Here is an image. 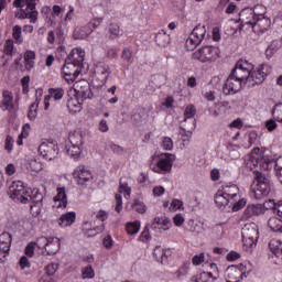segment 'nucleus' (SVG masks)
<instances>
[{
    "label": "nucleus",
    "mask_w": 282,
    "mask_h": 282,
    "mask_svg": "<svg viewBox=\"0 0 282 282\" xmlns=\"http://www.w3.org/2000/svg\"><path fill=\"white\" fill-rule=\"evenodd\" d=\"M8 195L13 202L18 204H30L31 210L39 212L43 206V194L37 189H31L25 187V184L21 181H13L9 186Z\"/></svg>",
    "instance_id": "nucleus-1"
},
{
    "label": "nucleus",
    "mask_w": 282,
    "mask_h": 282,
    "mask_svg": "<svg viewBox=\"0 0 282 282\" xmlns=\"http://www.w3.org/2000/svg\"><path fill=\"white\" fill-rule=\"evenodd\" d=\"M215 204L220 210L229 206L234 213H237V210H241L246 206V198H241L237 185H227L216 193Z\"/></svg>",
    "instance_id": "nucleus-2"
},
{
    "label": "nucleus",
    "mask_w": 282,
    "mask_h": 282,
    "mask_svg": "<svg viewBox=\"0 0 282 282\" xmlns=\"http://www.w3.org/2000/svg\"><path fill=\"white\" fill-rule=\"evenodd\" d=\"M272 193V184L261 172L256 173V181L251 185L250 197L252 199H263Z\"/></svg>",
    "instance_id": "nucleus-3"
},
{
    "label": "nucleus",
    "mask_w": 282,
    "mask_h": 282,
    "mask_svg": "<svg viewBox=\"0 0 282 282\" xmlns=\"http://www.w3.org/2000/svg\"><path fill=\"white\" fill-rule=\"evenodd\" d=\"M66 151L74 160H78L83 155V151H85V135L82 131H74L69 134Z\"/></svg>",
    "instance_id": "nucleus-4"
},
{
    "label": "nucleus",
    "mask_w": 282,
    "mask_h": 282,
    "mask_svg": "<svg viewBox=\"0 0 282 282\" xmlns=\"http://www.w3.org/2000/svg\"><path fill=\"white\" fill-rule=\"evenodd\" d=\"M14 8H20L19 19H29L30 23L39 21V11L36 10V0H14Z\"/></svg>",
    "instance_id": "nucleus-5"
},
{
    "label": "nucleus",
    "mask_w": 282,
    "mask_h": 282,
    "mask_svg": "<svg viewBox=\"0 0 282 282\" xmlns=\"http://www.w3.org/2000/svg\"><path fill=\"white\" fill-rule=\"evenodd\" d=\"M194 61L199 63H215L219 58V47L206 45L193 53Z\"/></svg>",
    "instance_id": "nucleus-6"
},
{
    "label": "nucleus",
    "mask_w": 282,
    "mask_h": 282,
    "mask_svg": "<svg viewBox=\"0 0 282 282\" xmlns=\"http://www.w3.org/2000/svg\"><path fill=\"white\" fill-rule=\"evenodd\" d=\"M272 74V66L270 64H261L251 72H249V84L248 87H254V85H261L268 76Z\"/></svg>",
    "instance_id": "nucleus-7"
},
{
    "label": "nucleus",
    "mask_w": 282,
    "mask_h": 282,
    "mask_svg": "<svg viewBox=\"0 0 282 282\" xmlns=\"http://www.w3.org/2000/svg\"><path fill=\"white\" fill-rule=\"evenodd\" d=\"M252 63L248 62L247 59H240L230 74L240 80L242 85H249L250 72H252Z\"/></svg>",
    "instance_id": "nucleus-8"
},
{
    "label": "nucleus",
    "mask_w": 282,
    "mask_h": 282,
    "mask_svg": "<svg viewBox=\"0 0 282 282\" xmlns=\"http://www.w3.org/2000/svg\"><path fill=\"white\" fill-rule=\"evenodd\" d=\"M242 242L246 248H253L259 241V227L254 223L246 224L241 229Z\"/></svg>",
    "instance_id": "nucleus-9"
},
{
    "label": "nucleus",
    "mask_w": 282,
    "mask_h": 282,
    "mask_svg": "<svg viewBox=\"0 0 282 282\" xmlns=\"http://www.w3.org/2000/svg\"><path fill=\"white\" fill-rule=\"evenodd\" d=\"M174 162H175V154L163 153L161 154L156 164L153 165L152 171L154 173H159V175H166V173H171Z\"/></svg>",
    "instance_id": "nucleus-10"
},
{
    "label": "nucleus",
    "mask_w": 282,
    "mask_h": 282,
    "mask_svg": "<svg viewBox=\"0 0 282 282\" xmlns=\"http://www.w3.org/2000/svg\"><path fill=\"white\" fill-rule=\"evenodd\" d=\"M205 36L206 26L202 24L196 25L185 42V46L187 47L188 52H193L197 45H200Z\"/></svg>",
    "instance_id": "nucleus-11"
},
{
    "label": "nucleus",
    "mask_w": 282,
    "mask_h": 282,
    "mask_svg": "<svg viewBox=\"0 0 282 282\" xmlns=\"http://www.w3.org/2000/svg\"><path fill=\"white\" fill-rule=\"evenodd\" d=\"M257 11L250 8L242 9L239 13V30H252L254 28V23L257 21Z\"/></svg>",
    "instance_id": "nucleus-12"
},
{
    "label": "nucleus",
    "mask_w": 282,
    "mask_h": 282,
    "mask_svg": "<svg viewBox=\"0 0 282 282\" xmlns=\"http://www.w3.org/2000/svg\"><path fill=\"white\" fill-rule=\"evenodd\" d=\"M83 69L84 68L80 66L72 64V62H67V59H65V64L62 67V73L66 83H74V80H76V78L83 74Z\"/></svg>",
    "instance_id": "nucleus-13"
},
{
    "label": "nucleus",
    "mask_w": 282,
    "mask_h": 282,
    "mask_svg": "<svg viewBox=\"0 0 282 282\" xmlns=\"http://www.w3.org/2000/svg\"><path fill=\"white\" fill-rule=\"evenodd\" d=\"M245 85L246 84H242L235 75L230 74L223 85V94H225V96H232L241 91Z\"/></svg>",
    "instance_id": "nucleus-14"
},
{
    "label": "nucleus",
    "mask_w": 282,
    "mask_h": 282,
    "mask_svg": "<svg viewBox=\"0 0 282 282\" xmlns=\"http://www.w3.org/2000/svg\"><path fill=\"white\" fill-rule=\"evenodd\" d=\"M39 153L44 160H55L58 155V145L54 142L44 141L39 147Z\"/></svg>",
    "instance_id": "nucleus-15"
},
{
    "label": "nucleus",
    "mask_w": 282,
    "mask_h": 282,
    "mask_svg": "<svg viewBox=\"0 0 282 282\" xmlns=\"http://www.w3.org/2000/svg\"><path fill=\"white\" fill-rule=\"evenodd\" d=\"M256 166H259L261 171H282V156L278 160H274L271 156H263L262 159L256 161Z\"/></svg>",
    "instance_id": "nucleus-16"
},
{
    "label": "nucleus",
    "mask_w": 282,
    "mask_h": 282,
    "mask_svg": "<svg viewBox=\"0 0 282 282\" xmlns=\"http://www.w3.org/2000/svg\"><path fill=\"white\" fill-rule=\"evenodd\" d=\"M11 246L12 235L10 232H2L0 235V263H3L8 254H10Z\"/></svg>",
    "instance_id": "nucleus-17"
},
{
    "label": "nucleus",
    "mask_w": 282,
    "mask_h": 282,
    "mask_svg": "<svg viewBox=\"0 0 282 282\" xmlns=\"http://www.w3.org/2000/svg\"><path fill=\"white\" fill-rule=\"evenodd\" d=\"M66 61L85 69V51L80 47L73 48L66 57Z\"/></svg>",
    "instance_id": "nucleus-18"
},
{
    "label": "nucleus",
    "mask_w": 282,
    "mask_h": 282,
    "mask_svg": "<svg viewBox=\"0 0 282 282\" xmlns=\"http://www.w3.org/2000/svg\"><path fill=\"white\" fill-rule=\"evenodd\" d=\"M73 177L77 181L78 184L83 186L85 182H91L94 180V175L89 169L85 167V165H78L73 171Z\"/></svg>",
    "instance_id": "nucleus-19"
},
{
    "label": "nucleus",
    "mask_w": 282,
    "mask_h": 282,
    "mask_svg": "<svg viewBox=\"0 0 282 282\" xmlns=\"http://www.w3.org/2000/svg\"><path fill=\"white\" fill-rule=\"evenodd\" d=\"M111 74V68L109 65L105 63H99L95 67V80H98V85L102 86L107 83V78H109Z\"/></svg>",
    "instance_id": "nucleus-20"
},
{
    "label": "nucleus",
    "mask_w": 282,
    "mask_h": 282,
    "mask_svg": "<svg viewBox=\"0 0 282 282\" xmlns=\"http://www.w3.org/2000/svg\"><path fill=\"white\" fill-rule=\"evenodd\" d=\"M75 91L84 98V100H88L94 98V93H91V86H89V82L82 79L74 84Z\"/></svg>",
    "instance_id": "nucleus-21"
},
{
    "label": "nucleus",
    "mask_w": 282,
    "mask_h": 282,
    "mask_svg": "<svg viewBox=\"0 0 282 282\" xmlns=\"http://www.w3.org/2000/svg\"><path fill=\"white\" fill-rule=\"evenodd\" d=\"M271 23L272 21L270 18H265L263 14H258L252 31L256 34L263 33L270 28Z\"/></svg>",
    "instance_id": "nucleus-22"
},
{
    "label": "nucleus",
    "mask_w": 282,
    "mask_h": 282,
    "mask_svg": "<svg viewBox=\"0 0 282 282\" xmlns=\"http://www.w3.org/2000/svg\"><path fill=\"white\" fill-rule=\"evenodd\" d=\"M2 111H14V95L10 90L2 91V101L0 102Z\"/></svg>",
    "instance_id": "nucleus-23"
},
{
    "label": "nucleus",
    "mask_w": 282,
    "mask_h": 282,
    "mask_svg": "<svg viewBox=\"0 0 282 282\" xmlns=\"http://www.w3.org/2000/svg\"><path fill=\"white\" fill-rule=\"evenodd\" d=\"M172 226H173V224L171 223V219L155 217L153 219L151 228H152V230H155L156 232H164L166 230H171Z\"/></svg>",
    "instance_id": "nucleus-24"
},
{
    "label": "nucleus",
    "mask_w": 282,
    "mask_h": 282,
    "mask_svg": "<svg viewBox=\"0 0 282 282\" xmlns=\"http://www.w3.org/2000/svg\"><path fill=\"white\" fill-rule=\"evenodd\" d=\"M243 280L241 276V271L236 265L228 267L225 271V281L226 282H239Z\"/></svg>",
    "instance_id": "nucleus-25"
},
{
    "label": "nucleus",
    "mask_w": 282,
    "mask_h": 282,
    "mask_svg": "<svg viewBox=\"0 0 282 282\" xmlns=\"http://www.w3.org/2000/svg\"><path fill=\"white\" fill-rule=\"evenodd\" d=\"M75 223H76L75 212H67L66 214H63L57 219V224L59 228H69L70 226H74Z\"/></svg>",
    "instance_id": "nucleus-26"
},
{
    "label": "nucleus",
    "mask_w": 282,
    "mask_h": 282,
    "mask_svg": "<svg viewBox=\"0 0 282 282\" xmlns=\"http://www.w3.org/2000/svg\"><path fill=\"white\" fill-rule=\"evenodd\" d=\"M56 193L57 194L53 198L56 208H67V194L65 187H58Z\"/></svg>",
    "instance_id": "nucleus-27"
},
{
    "label": "nucleus",
    "mask_w": 282,
    "mask_h": 282,
    "mask_svg": "<svg viewBox=\"0 0 282 282\" xmlns=\"http://www.w3.org/2000/svg\"><path fill=\"white\" fill-rule=\"evenodd\" d=\"M263 213V206L261 204L248 205L243 210V218L250 219V217L259 216Z\"/></svg>",
    "instance_id": "nucleus-28"
},
{
    "label": "nucleus",
    "mask_w": 282,
    "mask_h": 282,
    "mask_svg": "<svg viewBox=\"0 0 282 282\" xmlns=\"http://www.w3.org/2000/svg\"><path fill=\"white\" fill-rule=\"evenodd\" d=\"M47 254H56L61 250V239L58 237H48V242L46 245Z\"/></svg>",
    "instance_id": "nucleus-29"
},
{
    "label": "nucleus",
    "mask_w": 282,
    "mask_h": 282,
    "mask_svg": "<svg viewBox=\"0 0 282 282\" xmlns=\"http://www.w3.org/2000/svg\"><path fill=\"white\" fill-rule=\"evenodd\" d=\"M91 33V29H89V26L86 24L84 26H77L73 33V36L74 39L83 41L87 39V36H89Z\"/></svg>",
    "instance_id": "nucleus-30"
},
{
    "label": "nucleus",
    "mask_w": 282,
    "mask_h": 282,
    "mask_svg": "<svg viewBox=\"0 0 282 282\" xmlns=\"http://www.w3.org/2000/svg\"><path fill=\"white\" fill-rule=\"evenodd\" d=\"M36 58V53L34 51H26L24 53V67L28 72L34 69V59Z\"/></svg>",
    "instance_id": "nucleus-31"
},
{
    "label": "nucleus",
    "mask_w": 282,
    "mask_h": 282,
    "mask_svg": "<svg viewBox=\"0 0 282 282\" xmlns=\"http://www.w3.org/2000/svg\"><path fill=\"white\" fill-rule=\"evenodd\" d=\"M269 250L274 254V257H281L282 254V241L280 239L273 238L269 242Z\"/></svg>",
    "instance_id": "nucleus-32"
},
{
    "label": "nucleus",
    "mask_w": 282,
    "mask_h": 282,
    "mask_svg": "<svg viewBox=\"0 0 282 282\" xmlns=\"http://www.w3.org/2000/svg\"><path fill=\"white\" fill-rule=\"evenodd\" d=\"M67 109L70 113H78L83 110V104L76 97L69 98L67 100Z\"/></svg>",
    "instance_id": "nucleus-33"
},
{
    "label": "nucleus",
    "mask_w": 282,
    "mask_h": 282,
    "mask_svg": "<svg viewBox=\"0 0 282 282\" xmlns=\"http://www.w3.org/2000/svg\"><path fill=\"white\" fill-rule=\"evenodd\" d=\"M45 167V164L43 162H40L39 159H30L26 163V169L29 171H32L33 173H39V171H43Z\"/></svg>",
    "instance_id": "nucleus-34"
},
{
    "label": "nucleus",
    "mask_w": 282,
    "mask_h": 282,
    "mask_svg": "<svg viewBox=\"0 0 282 282\" xmlns=\"http://www.w3.org/2000/svg\"><path fill=\"white\" fill-rule=\"evenodd\" d=\"M268 226L273 232H282V218L272 216L268 221Z\"/></svg>",
    "instance_id": "nucleus-35"
},
{
    "label": "nucleus",
    "mask_w": 282,
    "mask_h": 282,
    "mask_svg": "<svg viewBox=\"0 0 282 282\" xmlns=\"http://www.w3.org/2000/svg\"><path fill=\"white\" fill-rule=\"evenodd\" d=\"M12 39L15 41L18 45H22L23 43V28L21 25L17 24L12 29Z\"/></svg>",
    "instance_id": "nucleus-36"
},
{
    "label": "nucleus",
    "mask_w": 282,
    "mask_h": 282,
    "mask_svg": "<svg viewBox=\"0 0 282 282\" xmlns=\"http://www.w3.org/2000/svg\"><path fill=\"white\" fill-rule=\"evenodd\" d=\"M209 270L210 271H207V272L204 271L203 276L208 275L209 279H212L213 281H217V279H219V268L217 267V263H210Z\"/></svg>",
    "instance_id": "nucleus-37"
},
{
    "label": "nucleus",
    "mask_w": 282,
    "mask_h": 282,
    "mask_svg": "<svg viewBox=\"0 0 282 282\" xmlns=\"http://www.w3.org/2000/svg\"><path fill=\"white\" fill-rule=\"evenodd\" d=\"M65 96V90L63 88H50L48 89V98H53V100H63Z\"/></svg>",
    "instance_id": "nucleus-38"
},
{
    "label": "nucleus",
    "mask_w": 282,
    "mask_h": 282,
    "mask_svg": "<svg viewBox=\"0 0 282 282\" xmlns=\"http://www.w3.org/2000/svg\"><path fill=\"white\" fill-rule=\"evenodd\" d=\"M242 279H248V274L252 272V263L250 262H243L239 267H237Z\"/></svg>",
    "instance_id": "nucleus-39"
},
{
    "label": "nucleus",
    "mask_w": 282,
    "mask_h": 282,
    "mask_svg": "<svg viewBox=\"0 0 282 282\" xmlns=\"http://www.w3.org/2000/svg\"><path fill=\"white\" fill-rule=\"evenodd\" d=\"M169 41H170L169 34H166V32L164 31L159 32L155 36V42L161 47H166V44L169 43Z\"/></svg>",
    "instance_id": "nucleus-40"
},
{
    "label": "nucleus",
    "mask_w": 282,
    "mask_h": 282,
    "mask_svg": "<svg viewBox=\"0 0 282 282\" xmlns=\"http://www.w3.org/2000/svg\"><path fill=\"white\" fill-rule=\"evenodd\" d=\"M119 193L123 195L124 199H131V187L128 183H119Z\"/></svg>",
    "instance_id": "nucleus-41"
},
{
    "label": "nucleus",
    "mask_w": 282,
    "mask_h": 282,
    "mask_svg": "<svg viewBox=\"0 0 282 282\" xmlns=\"http://www.w3.org/2000/svg\"><path fill=\"white\" fill-rule=\"evenodd\" d=\"M128 235H138L140 232V221L128 223L126 225Z\"/></svg>",
    "instance_id": "nucleus-42"
},
{
    "label": "nucleus",
    "mask_w": 282,
    "mask_h": 282,
    "mask_svg": "<svg viewBox=\"0 0 282 282\" xmlns=\"http://www.w3.org/2000/svg\"><path fill=\"white\" fill-rule=\"evenodd\" d=\"M110 39H118V36H122V31L120 30V25L117 23H111L108 28Z\"/></svg>",
    "instance_id": "nucleus-43"
},
{
    "label": "nucleus",
    "mask_w": 282,
    "mask_h": 282,
    "mask_svg": "<svg viewBox=\"0 0 282 282\" xmlns=\"http://www.w3.org/2000/svg\"><path fill=\"white\" fill-rule=\"evenodd\" d=\"M2 52L6 54V56H12V54H14V40H7L4 42Z\"/></svg>",
    "instance_id": "nucleus-44"
},
{
    "label": "nucleus",
    "mask_w": 282,
    "mask_h": 282,
    "mask_svg": "<svg viewBox=\"0 0 282 282\" xmlns=\"http://www.w3.org/2000/svg\"><path fill=\"white\" fill-rule=\"evenodd\" d=\"M105 21L104 18L100 17H95L93 18L89 23L87 24V26L89 28V30H91V32H94V30H98V28H100V25H102V22Z\"/></svg>",
    "instance_id": "nucleus-45"
},
{
    "label": "nucleus",
    "mask_w": 282,
    "mask_h": 282,
    "mask_svg": "<svg viewBox=\"0 0 282 282\" xmlns=\"http://www.w3.org/2000/svg\"><path fill=\"white\" fill-rule=\"evenodd\" d=\"M94 276H96V272L94 271V268H91L90 264L82 269L83 279H94Z\"/></svg>",
    "instance_id": "nucleus-46"
},
{
    "label": "nucleus",
    "mask_w": 282,
    "mask_h": 282,
    "mask_svg": "<svg viewBox=\"0 0 282 282\" xmlns=\"http://www.w3.org/2000/svg\"><path fill=\"white\" fill-rule=\"evenodd\" d=\"M153 257L156 259L159 263L164 264V249L162 247H155L153 251Z\"/></svg>",
    "instance_id": "nucleus-47"
},
{
    "label": "nucleus",
    "mask_w": 282,
    "mask_h": 282,
    "mask_svg": "<svg viewBox=\"0 0 282 282\" xmlns=\"http://www.w3.org/2000/svg\"><path fill=\"white\" fill-rule=\"evenodd\" d=\"M132 208L133 210H135V213H139L140 215H144V213H147V205H144V203L140 200H134L132 204Z\"/></svg>",
    "instance_id": "nucleus-48"
},
{
    "label": "nucleus",
    "mask_w": 282,
    "mask_h": 282,
    "mask_svg": "<svg viewBox=\"0 0 282 282\" xmlns=\"http://www.w3.org/2000/svg\"><path fill=\"white\" fill-rule=\"evenodd\" d=\"M196 113H197V108H195L194 105H188L185 108V111H184L185 120H188L191 118H195Z\"/></svg>",
    "instance_id": "nucleus-49"
},
{
    "label": "nucleus",
    "mask_w": 282,
    "mask_h": 282,
    "mask_svg": "<svg viewBox=\"0 0 282 282\" xmlns=\"http://www.w3.org/2000/svg\"><path fill=\"white\" fill-rule=\"evenodd\" d=\"M58 262H51L46 267V274H44V276H53V274H56V272L58 271Z\"/></svg>",
    "instance_id": "nucleus-50"
},
{
    "label": "nucleus",
    "mask_w": 282,
    "mask_h": 282,
    "mask_svg": "<svg viewBox=\"0 0 282 282\" xmlns=\"http://www.w3.org/2000/svg\"><path fill=\"white\" fill-rule=\"evenodd\" d=\"M36 116H39V104L33 102L30 106L28 118H30L31 120H35Z\"/></svg>",
    "instance_id": "nucleus-51"
},
{
    "label": "nucleus",
    "mask_w": 282,
    "mask_h": 282,
    "mask_svg": "<svg viewBox=\"0 0 282 282\" xmlns=\"http://www.w3.org/2000/svg\"><path fill=\"white\" fill-rule=\"evenodd\" d=\"M276 50H279V42L273 41L267 48L265 55L270 58L272 55L276 54Z\"/></svg>",
    "instance_id": "nucleus-52"
},
{
    "label": "nucleus",
    "mask_w": 282,
    "mask_h": 282,
    "mask_svg": "<svg viewBox=\"0 0 282 282\" xmlns=\"http://www.w3.org/2000/svg\"><path fill=\"white\" fill-rule=\"evenodd\" d=\"M205 260H206V256L204 254V252H202V253L195 254L192 258V263L193 265H202Z\"/></svg>",
    "instance_id": "nucleus-53"
},
{
    "label": "nucleus",
    "mask_w": 282,
    "mask_h": 282,
    "mask_svg": "<svg viewBox=\"0 0 282 282\" xmlns=\"http://www.w3.org/2000/svg\"><path fill=\"white\" fill-rule=\"evenodd\" d=\"M50 242V238L47 237H40L37 238L35 246H37V248H40V250H42L44 248V250L47 248V243Z\"/></svg>",
    "instance_id": "nucleus-54"
},
{
    "label": "nucleus",
    "mask_w": 282,
    "mask_h": 282,
    "mask_svg": "<svg viewBox=\"0 0 282 282\" xmlns=\"http://www.w3.org/2000/svg\"><path fill=\"white\" fill-rule=\"evenodd\" d=\"M162 147L165 151H173V139L169 137L163 138Z\"/></svg>",
    "instance_id": "nucleus-55"
},
{
    "label": "nucleus",
    "mask_w": 282,
    "mask_h": 282,
    "mask_svg": "<svg viewBox=\"0 0 282 282\" xmlns=\"http://www.w3.org/2000/svg\"><path fill=\"white\" fill-rule=\"evenodd\" d=\"M132 57L133 51L131 48H123L121 58H123V61H127V63H130Z\"/></svg>",
    "instance_id": "nucleus-56"
},
{
    "label": "nucleus",
    "mask_w": 282,
    "mask_h": 282,
    "mask_svg": "<svg viewBox=\"0 0 282 282\" xmlns=\"http://www.w3.org/2000/svg\"><path fill=\"white\" fill-rule=\"evenodd\" d=\"M102 246L106 250H111V248H113V238H111V236H106L102 239Z\"/></svg>",
    "instance_id": "nucleus-57"
},
{
    "label": "nucleus",
    "mask_w": 282,
    "mask_h": 282,
    "mask_svg": "<svg viewBox=\"0 0 282 282\" xmlns=\"http://www.w3.org/2000/svg\"><path fill=\"white\" fill-rule=\"evenodd\" d=\"M191 268L188 267V264H184L183 267H181L176 274H177V279H182L183 276H186V274H188Z\"/></svg>",
    "instance_id": "nucleus-58"
},
{
    "label": "nucleus",
    "mask_w": 282,
    "mask_h": 282,
    "mask_svg": "<svg viewBox=\"0 0 282 282\" xmlns=\"http://www.w3.org/2000/svg\"><path fill=\"white\" fill-rule=\"evenodd\" d=\"M184 206V203L177 198H174L170 205V210H180Z\"/></svg>",
    "instance_id": "nucleus-59"
},
{
    "label": "nucleus",
    "mask_w": 282,
    "mask_h": 282,
    "mask_svg": "<svg viewBox=\"0 0 282 282\" xmlns=\"http://www.w3.org/2000/svg\"><path fill=\"white\" fill-rule=\"evenodd\" d=\"M4 149L8 151V153H12V149H14V140H12V137L8 135L4 143Z\"/></svg>",
    "instance_id": "nucleus-60"
},
{
    "label": "nucleus",
    "mask_w": 282,
    "mask_h": 282,
    "mask_svg": "<svg viewBox=\"0 0 282 282\" xmlns=\"http://www.w3.org/2000/svg\"><path fill=\"white\" fill-rule=\"evenodd\" d=\"M4 173L6 175H8L9 177H12V175H14V173H17V166L13 163H9L6 169H4Z\"/></svg>",
    "instance_id": "nucleus-61"
},
{
    "label": "nucleus",
    "mask_w": 282,
    "mask_h": 282,
    "mask_svg": "<svg viewBox=\"0 0 282 282\" xmlns=\"http://www.w3.org/2000/svg\"><path fill=\"white\" fill-rule=\"evenodd\" d=\"M115 199H116L115 210H116V213H121V210H122V195L116 194Z\"/></svg>",
    "instance_id": "nucleus-62"
},
{
    "label": "nucleus",
    "mask_w": 282,
    "mask_h": 282,
    "mask_svg": "<svg viewBox=\"0 0 282 282\" xmlns=\"http://www.w3.org/2000/svg\"><path fill=\"white\" fill-rule=\"evenodd\" d=\"M36 248V242H30L25 248L26 257H34V250Z\"/></svg>",
    "instance_id": "nucleus-63"
},
{
    "label": "nucleus",
    "mask_w": 282,
    "mask_h": 282,
    "mask_svg": "<svg viewBox=\"0 0 282 282\" xmlns=\"http://www.w3.org/2000/svg\"><path fill=\"white\" fill-rule=\"evenodd\" d=\"M98 130H99L101 133H107V131H109V124L107 123V120L101 119V120L99 121Z\"/></svg>",
    "instance_id": "nucleus-64"
}]
</instances>
